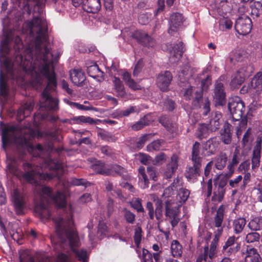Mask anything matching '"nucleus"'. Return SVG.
Instances as JSON below:
<instances>
[{"instance_id":"f257e3e1","label":"nucleus","mask_w":262,"mask_h":262,"mask_svg":"<svg viewBox=\"0 0 262 262\" xmlns=\"http://www.w3.org/2000/svg\"><path fill=\"white\" fill-rule=\"evenodd\" d=\"M27 26L31 35H36L35 47L29 46L23 55L17 54L13 62L6 56L10 51V39L2 40L0 48V99L6 100L9 96L8 76L13 79L23 76V73L30 74L31 83L37 90L47 82L41 94L40 108L56 111L59 109L58 100L50 96L49 91L56 88L55 73L52 69V54L48 48L47 24L43 17H34Z\"/></svg>"},{"instance_id":"f03ea898","label":"nucleus","mask_w":262,"mask_h":262,"mask_svg":"<svg viewBox=\"0 0 262 262\" xmlns=\"http://www.w3.org/2000/svg\"><path fill=\"white\" fill-rule=\"evenodd\" d=\"M26 173L23 174V178L28 182L38 186L37 191H38L40 201L35 207V211L40 218H48L51 215L49 209V204L52 201L58 207L63 208L66 205L65 195L60 192H57L55 195H53L51 189L47 186L41 185V181L50 180L57 176L56 171L51 173H43L37 171V166L32 165L29 163L24 164Z\"/></svg>"},{"instance_id":"7ed1b4c3","label":"nucleus","mask_w":262,"mask_h":262,"mask_svg":"<svg viewBox=\"0 0 262 262\" xmlns=\"http://www.w3.org/2000/svg\"><path fill=\"white\" fill-rule=\"evenodd\" d=\"M0 133H2L3 145L4 147L9 144L16 145L19 152H24L27 149L30 153L33 154L34 150L42 151L43 147L38 144L34 148L32 141L35 136L34 130L30 127L21 129L14 126H6L0 121Z\"/></svg>"},{"instance_id":"20e7f679","label":"nucleus","mask_w":262,"mask_h":262,"mask_svg":"<svg viewBox=\"0 0 262 262\" xmlns=\"http://www.w3.org/2000/svg\"><path fill=\"white\" fill-rule=\"evenodd\" d=\"M55 224L56 231L62 244L69 245L78 257V259L83 262L87 261V253L84 250H77L76 248L79 246V240L77 233L71 227L73 222L69 219L68 222L60 217H57L53 219Z\"/></svg>"},{"instance_id":"39448f33","label":"nucleus","mask_w":262,"mask_h":262,"mask_svg":"<svg viewBox=\"0 0 262 262\" xmlns=\"http://www.w3.org/2000/svg\"><path fill=\"white\" fill-rule=\"evenodd\" d=\"M228 109L232 116L233 119L238 122V125L236 126V133L238 138H239L243 131L246 129L248 122L247 117L239 121L245 111L244 103L239 97L231 98L228 102Z\"/></svg>"},{"instance_id":"423d86ee","label":"nucleus","mask_w":262,"mask_h":262,"mask_svg":"<svg viewBox=\"0 0 262 262\" xmlns=\"http://www.w3.org/2000/svg\"><path fill=\"white\" fill-rule=\"evenodd\" d=\"M181 204H178L172 200L165 202V215L170 221L171 226L174 227L180 221V208Z\"/></svg>"},{"instance_id":"0eeeda50","label":"nucleus","mask_w":262,"mask_h":262,"mask_svg":"<svg viewBox=\"0 0 262 262\" xmlns=\"http://www.w3.org/2000/svg\"><path fill=\"white\" fill-rule=\"evenodd\" d=\"M223 79L224 77L221 76L214 84L213 98L216 104L219 105H223L226 102V92Z\"/></svg>"},{"instance_id":"6e6552de","label":"nucleus","mask_w":262,"mask_h":262,"mask_svg":"<svg viewBox=\"0 0 262 262\" xmlns=\"http://www.w3.org/2000/svg\"><path fill=\"white\" fill-rule=\"evenodd\" d=\"M234 28L239 34L247 35L251 32L252 29L251 20L248 16L242 15L235 21Z\"/></svg>"},{"instance_id":"1a4fd4ad","label":"nucleus","mask_w":262,"mask_h":262,"mask_svg":"<svg viewBox=\"0 0 262 262\" xmlns=\"http://www.w3.org/2000/svg\"><path fill=\"white\" fill-rule=\"evenodd\" d=\"M217 243L211 242L210 248L205 246L203 253L200 254L195 262H212V259L216 256Z\"/></svg>"},{"instance_id":"9d476101","label":"nucleus","mask_w":262,"mask_h":262,"mask_svg":"<svg viewBox=\"0 0 262 262\" xmlns=\"http://www.w3.org/2000/svg\"><path fill=\"white\" fill-rule=\"evenodd\" d=\"M238 237L230 236L223 246L222 252L226 256H230L237 252L241 248V244L237 242Z\"/></svg>"},{"instance_id":"9b49d317","label":"nucleus","mask_w":262,"mask_h":262,"mask_svg":"<svg viewBox=\"0 0 262 262\" xmlns=\"http://www.w3.org/2000/svg\"><path fill=\"white\" fill-rule=\"evenodd\" d=\"M226 182L224 180H218L214 183V189L211 201L216 204L221 202L225 193Z\"/></svg>"},{"instance_id":"f8f14e48","label":"nucleus","mask_w":262,"mask_h":262,"mask_svg":"<svg viewBox=\"0 0 262 262\" xmlns=\"http://www.w3.org/2000/svg\"><path fill=\"white\" fill-rule=\"evenodd\" d=\"M251 69L249 67L241 68L232 77L230 85L233 89L238 88L244 82L246 77L250 75Z\"/></svg>"},{"instance_id":"ddd939ff","label":"nucleus","mask_w":262,"mask_h":262,"mask_svg":"<svg viewBox=\"0 0 262 262\" xmlns=\"http://www.w3.org/2000/svg\"><path fill=\"white\" fill-rule=\"evenodd\" d=\"M202 96V90L196 91L195 93V97L193 103L196 107H202L203 114L206 116L210 111V102L207 98L203 99Z\"/></svg>"},{"instance_id":"4468645a","label":"nucleus","mask_w":262,"mask_h":262,"mask_svg":"<svg viewBox=\"0 0 262 262\" xmlns=\"http://www.w3.org/2000/svg\"><path fill=\"white\" fill-rule=\"evenodd\" d=\"M132 36L139 43L146 47H153L155 44V40L143 31H136L132 33Z\"/></svg>"},{"instance_id":"2eb2a0df","label":"nucleus","mask_w":262,"mask_h":262,"mask_svg":"<svg viewBox=\"0 0 262 262\" xmlns=\"http://www.w3.org/2000/svg\"><path fill=\"white\" fill-rule=\"evenodd\" d=\"M12 198L17 214H22L25 204L24 194L18 189H15L12 194Z\"/></svg>"},{"instance_id":"dca6fc26","label":"nucleus","mask_w":262,"mask_h":262,"mask_svg":"<svg viewBox=\"0 0 262 262\" xmlns=\"http://www.w3.org/2000/svg\"><path fill=\"white\" fill-rule=\"evenodd\" d=\"M246 92L252 94H259L262 91V72H258L252 78Z\"/></svg>"},{"instance_id":"f3484780","label":"nucleus","mask_w":262,"mask_h":262,"mask_svg":"<svg viewBox=\"0 0 262 262\" xmlns=\"http://www.w3.org/2000/svg\"><path fill=\"white\" fill-rule=\"evenodd\" d=\"M170 48L169 62L171 63H176L180 59L184 52L183 43L182 42L179 41L176 45L171 46Z\"/></svg>"},{"instance_id":"a211bd4d","label":"nucleus","mask_w":262,"mask_h":262,"mask_svg":"<svg viewBox=\"0 0 262 262\" xmlns=\"http://www.w3.org/2000/svg\"><path fill=\"white\" fill-rule=\"evenodd\" d=\"M172 77L170 72L165 71L157 77L158 86L163 91H166L170 83Z\"/></svg>"},{"instance_id":"6ab92c4d","label":"nucleus","mask_w":262,"mask_h":262,"mask_svg":"<svg viewBox=\"0 0 262 262\" xmlns=\"http://www.w3.org/2000/svg\"><path fill=\"white\" fill-rule=\"evenodd\" d=\"M178 160L179 158L177 155H173L171 156L170 161L166 165L164 169V175L165 178L169 179L172 177L178 168Z\"/></svg>"},{"instance_id":"aec40b11","label":"nucleus","mask_w":262,"mask_h":262,"mask_svg":"<svg viewBox=\"0 0 262 262\" xmlns=\"http://www.w3.org/2000/svg\"><path fill=\"white\" fill-rule=\"evenodd\" d=\"M261 148V139L258 138L256 142V145L253 149L252 157V168L253 170L258 168L259 166Z\"/></svg>"},{"instance_id":"412c9836","label":"nucleus","mask_w":262,"mask_h":262,"mask_svg":"<svg viewBox=\"0 0 262 262\" xmlns=\"http://www.w3.org/2000/svg\"><path fill=\"white\" fill-rule=\"evenodd\" d=\"M34 105V103L31 101L27 102L22 104L18 110L17 120L21 121L29 116L33 109Z\"/></svg>"},{"instance_id":"4be33fe9","label":"nucleus","mask_w":262,"mask_h":262,"mask_svg":"<svg viewBox=\"0 0 262 262\" xmlns=\"http://www.w3.org/2000/svg\"><path fill=\"white\" fill-rule=\"evenodd\" d=\"M170 28L168 31L169 34L176 32L183 24V18L181 14L174 13L171 15L170 17Z\"/></svg>"},{"instance_id":"5701e85b","label":"nucleus","mask_w":262,"mask_h":262,"mask_svg":"<svg viewBox=\"0 0 262 262\" xmlns=\"http://www.w3.org/2000/svg\"><path fill=\"white\" fill-rule=\"evenodd\" d=\"M72 82L77 86L82 85L86 77L84 72L81 69H73L70 72Z\"/></svg>"},{"instance_id":"b1692460","label":"nucleus","mask_w":262,"mask_h":262,"mask_svg":"<svg viewBox=\"0 0 262 262\" xmlns=\"http://www.w3.org/2000/svg\"><path fill=\"white\" fill-rule=\"evenodd\" d=\"M201 164H197L193 163L192 166L188 167L186 168L185 171V177L187 180L193 182L201 173Z\"/></svg>"},{"instance_id":"393cba45","label":"nucleus","mask_w":262,"mask_h":262,"mask_svg":"<svg viewBox=\"0 0 262 262\" xmlns=\"http://www.w3.org/2000/svg\"><path fill=\"white\" fill-rule=\"evenodd\" d=\"M219 142L216 137H213L208 140L204 144L203 148L207 151V155L214 154L218 149Z\"/></svg>"},{"instance_id":"a878e982","label":"nucleus","mask_w":262,"mask_h":262,"mask_svg":"<svg viewBox=\"0 0 262 262\" xmlns=\"http://www.w3.org/2000/svg\"><path fill=\"white\" fill-rule=\"evenodd\" d=\"M222 114L219 112L212 113L209 123L206 124L211 132H215L219 129L222 123Z\"/></svg>"},{"instance_id":"bb28decb","label":"nucleus","mask_w":262,"mask_h":262,"mask_svg":"<svg viewBox=\"0 0 262 262\" xmlns=\"http://www.w3.org/2000/svg\"><path fill=\"white\" fill-rule=\"evenodd\" d=\"M83 9L89 13H96L101 7L100 0H84Z\"/></svg>"},{"instance_id":"cd10ccee","label":"nucleus","mask_w":262,"mask_h":262,"mask_svg":"<svg viewBox=\"0 0 262 262\" xmlns=\"http://www.w3.org/2000/svg\"><path fill=\"white\" fill-rule=\"evenodd\" d=\"M17 161L13 157H8L7 159V173L11 174L14 176L19 178L21 173L17 167Z\"/></svg>"},{"instance_id":"c85d7f7f","label":"nucleus","mask_w":262,"mask_h":262,"mask_svg":"<svg viewBox=\"0 0 262 262\" xmlns=\"http://www.w3.org/2000/svg\"><path fill=\"white\" fill-rule=\"evenodd\" d=\"M91 168L97 173L103 175H111L110 165L105 164L100 161L97 162L91 166Z\"/></svg>"},{"instance_id":"c756f323","label":"nucleus","mask_w":262,"mask_h":262,"mask_svg":"<svg viewBox=\"0 0 262 262\" xmlns=\"http://www.w3.org/2000/svg\"><path fill=\"white\" fill-rule=\"evenodd\" d=\"M231 125L227 122L224 124L223 128L221 130V140L225 144H229L231 142Z\"/></svg>"},{"instance_id":"7c9ffc66","label":"nucleus","mask_w":262,"mask_h":262,"mask_svg":"<svg viewBox=\"0 0 262 262\" xmlns=\"http://www.w3.org/2000/svg\"><path fill=\"white\" fill-rule=\"evenodd\" d=\"M154 121L151 115L147 114L141 118L139 121L132 126V129L134 130H139L146 125H149Z\"/></svg>"},{"instance_id":"2f4dec72","label":"nucleus","mask_w":262,"mask_h":262,"mask_svg":"<svg viewBox=\"0 0 262 262\" xmlns=\"http://www.w3.org/2000/svg\"><path fill=\"white\" fill-rule=\"evenodd\" d=\"M259 257V255L255 248H247L245 260V262H260Z\"/></svg>"},{"instance_id":"473e14b6","label":"nucleus","mask_w":262,"mask_h":262,"mask_svg":"<svg viewBox=\"0 0 262 262\" xmlns=\"http://www.w3.org/2000/svg\"><path fill=\"white\" fill-rule=\"evenodd\" d=\"M63 122L68 123L71 124L73 123H88L90 124H94L95 121L93 119L90 117H85L81 116L79 117H74L71 119H65L62 121Z\"/></svg>"},{"instance_id":"72a5a7b5","label":"nucleus","mask_w":262,"mask_h":262,"mask_svg":"<svg viewBox=\"0 0 262 262\" xmlns=\"http://www.w3.org/2000/svg\"><path fill=\"white\" fill-rule=\"evenodd\" d=\"M200 144L195 142L193 145L191 154V160L194 164H201L202 158L200 155Z\"/></svg>"},{"instance_id":"f704fd0d","label":"nucleus","mask_w":262,"mask_h":262,"mask_svg":"<svg viewBox=\"0 0 262 262\" xmlns=\"http://www.w3.org/2000/svg\"><path fill=\"white\" fill-rule=\"evenodd\" d=\"M140 111L139 108L136 106H130L125 110H116L114 114L117 117H124L128 116L131 114L135 113H139Z\"/></svg>"},{"instance_id":"c9c22d12","label":"nucleus","mask_w":262,"mask_h":262,"mask_svg":"<svg viewBox=\"0 0 262 262\" xmlns=\"http://www.w3.org/2000/svg\"><path fill=\"white\" fill-rule=\"evenodd\" d=\"M122 78L126 84L133 90L141 89V86L133 79L131 78L130 74L127 72H124L122 74Z\"/></svg>"},{"instance_id":"e433bc0d","label":"nucleus","mask_w":262,"mask_h":262,"mask_svg":"<svg viewBox=\"0 0 262 262\" xmlns=\"http://www.w3.org/2000/svg\"><path fill=\"white\" fill-rule=\"evenodd\" d=\"M227 161V156L224 152H221L214 159V164L217 169L221 170L225 167Z\"/></svg>"},{"instance_id":"4c0bfd02","label":"nucleus","mask_w":262,"mask_h":262,"mask_svg":"<svg viewBox=\"0 0 262 262\" xmlns=\"http://www.w3.org/2000/svg\"><path fill=\"white\" fill-rule=\"evenodd\" d=\"M210 128L206 124L199 125L195 132L196 137L200 140L206 138L210 132Z\"/></svg>"},{"instance_id":"58836bf2","label":"nucleus","mask_w":262,"mask_h":262,"mask_svg":"<svg viewBox=\"0 0 262 262\" xmlns=\"http://www.w3.org/2000/svg\"><path fill=\"white\" fill-rule=\"evenodd\" d=\"M225 207L221 205L216 211V213L214 217V225L216 227L220 228L222 227L224 219V213Z\"/></svg>"},{"instance_id":"ea45409f","label":"nucleus","mask_w":262,"mask_h":262,"mask_svg":"<svg viewBox=\"0 0 262 262\" xmlns=\"http://www.w3.org/2000/svg\"><path fill=\"white\" fill-rule=\"evenodd\" d=\"M246 224V220L243 217L235 219L233 222V228L236 234L241 233Z\"/></svg>"},{"instance_id":"a19ab883","label":"nucleus","mask_w":262,"mask_h":262,"mask_svg":"<svg viewBox=\"0 0 262 262\" xmlns=\"http://www.w3.org/2000/svg\"><path fill=\"white\" fill-rule=\"evenodd\" d=\"M139 179L141 187L145 189L148 187L149 182L147 176L144 172V168L143 166L139 168Z\"/></svg>"},{"instance_id":"79ce46f5","label":"nucleus","mask_w":262,"mask_h":262,"mask_svg":"<svg viewBox=\"0 0 262 262\" xmlns=\"http://www.w3.org/2000/svg\"><path fill=\"white\" fill-rule=\"evenodd\" d=\"M252 230L257 231L262 228V217H256L251 220L248 225Z\"/></svg>"},{"instance_id":"37998d69","label":"nucleus","mask_w":262,"mask_h":262,"mask_svg":"<svg viewBox=\"0 0 262 262\" xmlns=\"http://www.w3.org/2000/svg\"><path fill=\"white\" fill-rule=\"evenodd\" d=\"M254 199L262 203V181L257 183L252 191Z\"/></svg>"},{"instance_id":"c03bdc74","label":"nucleus","mask_w":262,"mask_h":262,"mask_svg":"<svg viewBox=\"0 0 262 262\" xmlns=\"http://www.w3.org/2000/svg\"><path fill=\"white\" fill-rule=\"evenodd\" d=\"M87 73L90 76L94 78L101 76L103 74V73L100 70L98 66L96 64L88 67L87 68Z\"/></svg>"},{"instance_id":"a18cd8bd","label":"nucleus","mask_w":262,"mask_h":262,"mask_svg":"<svg viewBox=\"0 0 262 262\" xmlns=\"http://www.w3.org/2000/svg\"><path fill=\"white\" fill-rule=\"evenodd\" d=\"M171 252L174 257H179L182 255V247L178 241H173L171 245Z\"/></svg>"},{"instance_id":"49530a36","label":"nucleus","mask_w":262,"mask_h":262,"mask_svg":"<svg viewBox=\"0 0 262 262\" xmlns=\"http://www.w3.org/2000/svg\"><path fill=\"white\" fill-rule=\"evenodd\" d=\"M241 161V157L237 152L235 151L232 159L228 166V168L229 169V177H230L234 172L233 167L236 165Z\"/></svg>"},{"instance_id":"de8ad7c7","label":"nucleus","mask_w":262,"mask_h":262,"mask_svg":"<svg viewBox=\"0 0 262 262\" xmlns=\"http://www.w3.org/2000/svg\"><path fill=\"white\" fill-rule=\"evenodd\" d=\"M251 13L253 16L258 17L262 14V4L259 1L254 2L251 6Z\"/></svg>"},{"instance_id":"09e8293b","label":"nucleus","mask_w":262,"mask_h":262,"mask_svg":"<svg viewBox=\"0 0 262 262\" xmlns=\"http://www.w3.org/2000/svg\"><path fill=\"white\" fill-rule=\"evenodd\" d=\"M115 91L117 93V96L121 97L125 101L134 98V96L132 94L125 92L124 85L115 89Z\"/></svg>"},{"instance_id":"8fccbe9b","label":"nucleus","mask_w":262,"mask_h":262,"mask_svg":"<svg viewBox=\"0 0 262 262\" xmlns=\"http://www.w3.org/2000/svg\"><path fill=\"white\" fill-rule=\"evenodd\" d=\"M178 182V180H174L173 182L169 186L164 189V192L162 194L163 196L165 198H168L171 196L174 193L177 186L176 183Z\"/></svg>"},{"instance_id":"3c124183","label":"nucleus","mask_w":262,"mask_h":262,"mask_svg":"<svg viewBox=\"0 0 262 262\" xmlns=\"http://www.w3.org/2000/svg\"><path fill=\"white\" fill-rule=\"evenodd\" d=\"M244 56V52L236 51L230 54V61L232 63H234L235 61H241L243 59Z\"/></svg>"},{"instance_id":"603ef678","label":"nucleus","mask_w":262,"mask_h":262,"mask_svg":"<svg viewBox=\"0 0 262 262\" xmlns=\"http://www.w3.org/2000/svg\"><path fill=\"white\" fill-rule=\"evenodd\" d=\"M131 206L138 212H144V209L141 203V200L139 198L133 199L130 202Z\"/></svg>"},{"instance_id":"864d4df0","label":"nucleus","mask_w":262,"mask_h":262,"mask_svg":"<svg viewBox=\"0 0 262 262\" xmlns=\"http://www.w3.org/2000/svg\"><path fill=\"white\" fill-rule=\"evenodd\" d=\"M190 194L189 191L185 188H182L179 189L178 197L179 198L180 204L185 202Z\"/></svg>"},{"instance_id":"5fc2aeb1","label":"nucleus","mask_w":262,"mask_h":262,"mask_svg":"<svg viewBox=\"0 0 262 262\" xmlns=\"http://www.w3.org/2000/svg\"><path fill=\"white\" fill-rule=\"evenodd\" d=\"M155 217L160 222L162 221L163 216V203L157 204L155 206Z\"/></svg>"},{"instance_id":"6e6d98bb","label":"nucleus","mask_w":262,"mask_h":262,"mask_svg":"<svg viewBox=\"0 0 262 262\" xmlns=\"http://www.w3.org/2000/svg\"><path fill=\"white\" fill-rule=\"evenodd\" d=\"M232 22L228 18H223L220 20V27L223 30L230 29L232 28Z\"/></svg>"},{"instance_id":"4d7b16f0","label":"nucleus","mask_w":262,"mask_h":262,"mask_svg":"<svg viewBox=\"0 0 262 262\" xmlns=\"http://www.w3.org/2000/svg\"><path fill=\"white\" fill-rule=\"evenodd\" d=\"M19 259L20 262H34L28 250H23L19 252Z\"/></svg>"},{"instance_id":"13d9d810","label":"nucleus","mask_w":262,"mask_h":262,"mask_svg":"<svg viewBox=\"0 0 262 262\" xmlns=\"http://www.w3.org/2000/svg\"><path fill=\"white\" fill-rule=\"evenodd\" d=\"M123 215L127 223L133 224L135 221V215L130 211L124 208L122 210Z\"/></svg>"},{"instance_id":"bf43d9fd","label":"nucleus","mask_w":262,"mask_h":262,"mask_svg":"<svg viewBox=\"0 0 262 262\" xmlns=\"http://www.w3.org/2000/svg\"><path fill=\"white\" fill-rule=\"evenodd\" d=\"M260 238L259 234L256 232H252L248 233L245 238L248 243H252L255 242H258Z\"/></svg>"},{"instance_id":"052dcab7","label":"nucleus","mask_w":262,"mask_h":262,"mask_svg":"<svg viewBox=\"0 0 262 262\" xmlns=\"http://www.w3.org/2000/svg\"><path fill=\"white\" fill-rule=\"evenodd\" d=\"M162 142L157 140L152 142L147 146V150L149 152H152L160 150Z\"/></svg>"},{"instance_id":"680f3d73","label":"nucleus","mask_w":262,"mask_h":262,"mask_svg":"<svg viewBox=\"0 0 262 262\" xmlns=\"http://www.w3.org/2000/svg\"><path fill=\"white\" fill-rule=\"evenodd\" d=\"M111 170L112 171L111 174H114V173L117 174L118 175L121 176L123 175L124 173L126 172V170L125 168L121 167L120 165L115 164L110 165Z\"/></svg>"},{"instance_id":"e2e57ef3","label":"nucleus","mask_w":262,"mask_h":262,"mask_svg":"<svg viewBox=\"0 0 262 262\" xmlns=\"http://www.w3.org/2000/svg\"><path fill=\"white\" fill-rule=\"evenodd\" d=\"M243 177L241 175L236 178L229 180V185L231 188H239V184L242 182Z\"/></svg>"},{"instance_id":"0e129e2a","label":"nucleus","mask_w":262,"mask_h":262,"mask_svg":"<svg viewBox=\"0 0 262 262\" xmlns=\"http://www.w3.org/2000/svg\"><path fill=\"white\" fill-rule=\"evenodd\" d=\"M69 104L73 107L77 108L80 110L83 111H90V110H94V108L92 106V105H83L77 102H70Z\"/></svg>"},{"instance_id":"69168bd1","label":"nucleus","mask_w":262,"mask_h":262,"mask_svg":"<svg viewBox=\"0 0 262 262\" xmlns=\"http://www.w3.org/2000/svg\"><path fill=\"white\" fill-rule=\"evenodd\" d=\"M98 136L102 140L106 141H115L116 138L111 134L104 131H101L98 133Z\"/></svg>"},{"instance_id":"338daca9","label":"nucleus","mask_w":262,"mask_h":262,"mask_svg":"<svg viewBox=\"0 0 262 262\" xmlns=\"http://www.w3.org/2000/svg\"><path fill=\"white\" fill-rule=\"evenodd\" d=\"M166 118L161 117L159 119V122L164 126L170 132H174L176 130V125L173 123H167L165 121Z\"/></svg>"},{"instance_id":"774afa93","label":"nucleus","mask_w":262,"mask_h":262,"mask_svg":"<svg viewBox=\"0 0 262 262\" xmlns=\"http://www.w3.org/2000/svg\"><path fill=\"white\" fill-rule=\"evenodd\" d=\"M138 159L140 162L144 165L150 164L152 161V158L150 156L143 153H139L138 154Z\"/></svg>"}]
</instances>
